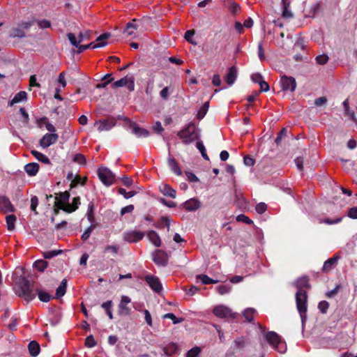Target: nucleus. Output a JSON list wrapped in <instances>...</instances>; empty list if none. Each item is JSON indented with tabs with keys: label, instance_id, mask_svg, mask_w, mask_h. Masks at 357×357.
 Here are the masks:
<instances>
[{
	"label": "nucleus",
	"instance_id": "obj_37",
	"mask_svg": "<svg viewBox=\"0 0 357 357\" xmlns=\"http://www.w3.org/2000/svg\"><path fill=\"white\" fill-rule=\"evenodd\" d=\"M112 305L113 303L112 301H107L101 305V307L105 310L110 319H113V314L112 311Z\"/></svg>",
	"mask_w": 357,
	"mask_h": 357
},
{
	"label": "nucleus",
	"instance_id": "obj_32",
	"mask_svg": "<svg viewBox=\"0 0 357 357\" xmlns=\"http://www.w3.org/2000/svg\"><path fill=\"white\" fill-rule=\"evenodd\" d=\"M31 154L40 162H43L45 164H47V165H50L51 162H50V160L49 159V158L47 156H46L45 154L39 152V151H35V150H33L31 151Z\"/></svg>",
	"mask_w": 357,
	"mask_h": 357
},
{
	"label": "nucleus",
	"instance_id": "obj_42",
	"mask_svg": "<svg viewBox=\"0 0 357 357\" xmlns=\"http://www.w3.org/2000/svg\"><path fill=\"white\" fill-rule=\"evenodd\" d=\"M92 34L93 31L91 30H86L84 32H80L78 36L80 43L84 40H90L91 38Z\"/></svg>",
	"mask_w": 357,
	"mask_h": 357
},
{
	"label": "nucleus",
	"instance_id": "obj_27",
	"mask_svg": "<svg viewBox=\"0 0 357 357\" xmlns=\"http://www.w3.org/2000/svg\"><path fill=\"white\" fill-rule=\"evenodd\" d=\"M147 238L155 247L161 245V239L156 231L153 230L149 231L147 232Z\"/></svg>",
	"mask_w": 357,
	"mask_h": 357
},
{
	"label": "nucleus",
	"instance_id": "obj_9",
	"mask_svg": "<svg viewBox=\"0 0 357 357\" xmlns=\"http://www.w3.org/2000/svg\"><path fill=\"white\" fill-rule=\"evenodd\" d=\"M36 289L28 280H25L22 287V296L27 301H32L36 296Z\"/></svg>",
	"mask_w": 357,
	"mask_h": 357
},
{
	"label": "nucleus",
	"instance_id": "obj_50",
	"mask_svg": "<svg viewBox=\"0 0 357 357\" xmlns=\"http://www.w3.org/2000/svg\"><path fill=\"white\" fill-rule=\"evenodd\" d=\"M216 289H217L218 292L220 295H224L225 294L229 293L231 291V286L229 284H222V285L218 286Z\"/></svg>",
	"mask_w": 357,
	"mask_h": 357
},
{
	"label": "nucleus",
	"instance_id": "obj_25",
	"mask_svg": "<svg viewBox=\"0 0 357 357\" xmlns=\"http://www.w3.org/2000/svg\"><path fill=\"white\" fill-rule=\"evenodd\" d=\"M184 208L188 211H195L200 207V202L194 198L190 199L183 204Z\"/></svg>",
	"mask_w": 357,
	"mask_h": 357
},
{
	"label": "nucleus",
	"instance_id": "obj_8",
	"mask_svg": "<svg viewBox=\"0 0 357 357\" xmlns=\"http://www.w3.org/2000/svg\"><path fill=\"white\" fill-rule=\"evenodd\" d=\"M112 88L126 87L127 89H134L135 87V78L132 75H126L124 77L112 82Z\"/></svg>",
	"mask_w": 357,
	"mask_h": 357
},
{
	"label": "nucleus",
	"instance_id": "obj_16",
	"mask_svg": "<svg viewBox=\"0 0 357 357\" xmlns=\"http://www.w3.org/2000/svg\"><path fill=\"white\" fill-rule=\"evenodd\" d=\"M280 84L282 89H295L296 87V82L293 77L282 76Z\"/></svg>",
	"mask_w": 357,
	"mask_h": 357
},
{
	"label": "nucleus",
	"instance_id": "obj_18",
	"mask_svg": "<svg viewBox=\"0 0 357 357\" xmlns=\"http://www.w3.org/2000/svg\"><path fill=\"white\" fill-rule=\"evenodd\" d=\"M340 258V256L338 254H335L333 257L327 259L323 265L322 271L324 273H328L333 269L336 266Z\"/></svg>",
	"mask_w": 357,
	"mask_h": 357
},
{
	"label": "nucleus",
	"instance_id": "obj_53",
	"mask_svg": "<svg viewBox=\"0 0 357 357\" xmlns=\"http://www.w3.org/2000/svg\"><path fill=\"white\" fill-rule=\"evenodd\" d=\"M163 317L165 319L168 318L172 320L173 324H176L181 323L183 321V318H177L173 313L165 314Z\"/></svg>",
	"mask_w": 357,
	"mask_h": 357
},
{
	"label": "nucleus",
	"instance_id": "obj_19",
	"mask_svg": "<svg viewBox=\"0 0 357 357\" xmlns=\"http://www.w3.org/2000/svg\"><path fill=\"white\" fill-rule=\"evenodd\" d=\"M107 44V42L98 43H95L92 42L88 45H79L77 50V54L82 53L83 52H84L85 50H86L89 48L96 49V48H99V47H102L106 46Z\"/></svg>",
	"mask_w": 357,
	"mask_h": 357
},
{
	"label": "nucleus",
	"instance_id": "obj_33",
	"mask_svg": "<svg viewBox=\"0 0 357 357\" xmlns=\"http://www.w3.org/2000/svg\"><path fill=\"white\" fill-rule=\"evenodd\" d=\"M30 354L36 357L40 353V345L36 341H32L29 344L28 346Z\"/></svg>",
	"mask_w": 357,
	"mask_h": 357
},
{
	"label": "nucleus",
	"instance_id": "obj_63",
	"mask_svg": "<svg viewBox=\"0 0 357 357\" xmlns=\"http://www.w3.org/2000/svg\"><path fill=\"white\" fill-rule=\"evenodd\" d=\"M255 209H256V211L258 213L262 214V213H264L266 211L267 206H266V204L265 203L260 202V203L257 204V206L255 207Z\"/></svg>",
	"mask_w": 357,
	"mask_h": 357
},
{
	"label": "nucleus",
	"instance_id": "obj_41",
	"mask_svg": "<svg viewBox=\"0 0 357 357\" xmlns=\"http://www.w3.org/2000/svg\"><path fill=\"white\" fill-rule=\"evenodd\" d=\"M255 312H256L255 309L249 307V308L245 309L243 312V316L245 317V319L248 321L250 322L253 320V315Z\"/></svg>",
	"mask_w": 357,
	"mask_h": 357
},
{
	"label": "nucleus",
	"instance_id": "obj_36",
	"mask_svg": "<svg viewBox=\"0 0 357 357\" xmlns=\"http://www.w3.org/2000/svg\"><path fill=\"white\" fill-rule=\"evenodd\" d=\"M16 220V217L14 215H8L6 217L7 229L9 231H13L15 229Z\"/></svg>",
	"mask_w": 357,
	"mask_h": 357
},
{
	"label": "nucleus",
	"instance_id": "obj_58",
	"mask_svg": "<svg viewBox=\"0 0 357 357\" xmlns=\"http://www.w3.org/2000/svg\"><path fill=\"white\" fill-rule=\"evenodd\" d=\"M38 199L36 196H32L31 198V206H30V208H31V210L34 212L35 214H37L38 213L36 212V208L38 206Z\"/></svg>",
	"mask_w": 357,
	"mask_h": 357
},
{
	"label": "nucleus",
	"instance_id": "obj_57",
	"mask_svg": "<svg viewBox=\"0 0 357 357\" xmlns=\"http://www.w3.org/2000/svg\"><path fill=\"white\" fill-rule=\"evenodd\" d=\"M315 60H316L317 63H319L320 65H324V64H325V63H326L328 62V56L327 54H321V55H318L315 58Z\"/></svg>",
	"mask_w": 357,
	"mask_h": 357
},
{
	"label": "nucleus",
	"instance_id": "obj_48",
	"mask_svg": "<svg viewBox=\"0 0 357 357\" xmlns=\"http://www.w3.org/2000/svg\"><path fill=\"white\" fill-rule=\"evenodd\" d=\"M196 146H197V149L200 151L202 157L205 160H208L209 158H208V155L206 154V149H205V146H204L203 142L201 141L197 142Z\"/></svg>",
	"mask_w": 357,
	"mask_h": 357
},
{
	"label": "nucleus",
	"instance_id": "obj_47",
	"mask_svg": "<svg viewBox=\"0 0 357 357\" xmlns=\"http://www.w3.org/2000/svg\"><path fill=\"white\" fill-rule=\"evenodd\" d=\"M342 218H335V219H330V218H319V220H318V222L319 224H322V223H325V224H327V225H334V224H337L339 222H340L342 221Z\"/></svg>",
	"mask_w": 357,
	"mask_h": 357
},
{
	"label": "nucleus",
	"instance_id": "obj_39",
	"mask_svg": "<svg viewBox=\"0 0 357 357\" xmlns=\"http://www.w3.org/2000/svg\"><path fill=\"white\" fill-rule=\"evenodd\" d=\"M135 19L131 22H128L126 25L125 32L127 33L128 36H132L135 33V30L137 29V26L135 24Z\"/></svg>",
	"mask_w": 357,
	"mask_h": 357
},
{
	"label": "nucleus",
	"instance_id": "obj_13",
	"mask_svg": "<svg viewBox=\"0 0 357 357\" xmlns=\"http://www.w3.org/2000/svg\"><path fill=\"white\" fill-rule=\"evenodd\" d=\"M59 139V135L56 133H47L40 140V145L42 148L46 149L55 144Z\"/></svg>",
	"mask_w": 357,
	"mask_h": 357
},
{
	"label": "nucleus",
	"instance_id": "obj_60",
	"mask_svg": "<svg viewBox=\"0 0 357 357\" xmlns=\"http://www.w3.org/2000/svg\"><path fill=\"white\" fill-rule=\"evenodd\" d=\"M195 30H192H192H188L185 33L184 38L190 43H191V44H196L195 43H194L192 40V38L195 35Z\"/></svg>",
	"mask_w": 357,
	"mask_h": 357
},
{
	"label": "nucleus",
	"instance_id": "obj_5",
	"mask_svg": "<svg viewBox=\"0 0 357 357\" xmlns=\"http://www.w3.org/2000/svg\"><path fill=\"white\" fill-rule=\"evenodd\" d=\"M98 176L106 186H110L115 182L114 174L108 168L102 167L98 169Z\"/></svg>",
	"mask_w": 357,
	"mask_h": 357
},
{
	"label": "nucleus",
	"instance_id": "obj_35",
	"mask_svg": "<svg viewBox=\"0 0 357 357\" xmlns=\"http://www.w3.org/2000/svg\"><path fill=\"white\" fill-rule=\"evenodd\" d=\"M209 107V101H206L198 110L197 118L199 120L202 119L206 114Z\"/></svg>",
	"mask_w": 357,
	"mask_h": 357
},
{
	"label": "nucleus",
	"instance_id": "obj_6",
	"mask_svg": "<svg viewBox=\"0 0 357 357\" xmlns=\"http://www.w3.org/2000/svg\"><path fill=\"white\" fill-rule=\"evenodd\" d=\"M213 312L215 317L221 319H234L236 317V313L233 312L229 307L224 305L215 306Z\"/></svg>",
	"mask_w": 357,
	"mask_h": 357
},
{
	"label": "nucleus",
	"instance_id": "obj_23",
	"mask_svg": "<svg viewBox=\"0 0 357 357\" xmlns=\"http://www.w3.org/2000/svg\"><path fill=\"white\" fill-rule=\"evenodd\" d=\"M27 99V94L24 91H20L17 93L14 98L8 102L10 107L13 106L15 104L26 101Z\"/></svg>",
	"mask_w": 357,
	"mask_h": 357
},
{
	"label": "nucleus",
	"instance_id": "obj_31",
	"mask_svg": "<svg viewBox=\"0 0 357 357\" xmlns=\"http://www.w3.org/2000/svg\"><path fill=\"white\" fill-rule=\"evenodd\" d=\"M178 351V346L175 343H169L163 348L164 354L168 356L176 354Z\"/></svg>",
	"mask_w": 357,
	"mask_h": 357
},
{
	"label": "nucleus",
	"instance_id": "obj_29",
	"mask_svg": "<svg viewBox=\"0 0 357 357\" xmlns=\"http://www.w3.org/2000/svg\"><path fill=\"white\" fill-rule=\"evenodd\" d=\"M167 163H168V165H169V168L171 169V170L175 174H176L178 176L182 174V172L174 158H173L172 157H169L168 160H167Z\"/></svg>",
	"mask_w": 357,
	"mask_h": 357
},
{
	"label": "nucleus",
	"instance_id": "obj_4",
	"mask_svg": "<svg viewBox=\"0 0 357 357\" xmlns=\"http://www.w3.org/2000/svg\"><path fill=\"white\" fill-rule=\"evenodd\" d=\"M33 24V22L31 21L18 23L16 26L11 29L9 37L13 38H23L26 37V33L30 29Z\"/></svg>",
	"mask_w": 357,
	"mask_h": 357
},
{
	"label": "nucleus",
	"instance_id": "obj_52",
	"mask_svg": "<svg viewBox=\"0 0 357 357\" xmlns=\"http://www.w3.org/2000/svg\"><path fill=\"white\" fill-rule=\"evenodd\" d=\"M118 192H119V194L123 195L126 199H129L130 197H132L137 193L135 191H132V190L127 192L124 188H120L118 190Z\"/></svg>",
	"mask_w": 357,
	"mask_h": 357
},
{
	"label": "nucleus",
	"instance_id": "obj_56",
	"mask_svg": "<svg viewBox=\"0 0 357 357\" xmlns=\"http://www.w3.org/2000/svg\"><path fill=\"white\" fill-rule=\"evenodd\" d=\"M57 82L59 84L60 86L62 88H65L66 86V73L64 71L61 72L58 77Z\"/></svg>",
	"mask_w": 357,
	"mask_h": 357
},
{
	"label": "nucleus",
	"instance_id": "obj_46",
	"mask_svg": "<svg viewBox=\"0 0 357 357\" xmlns=\"http://www.w3.org/2000/svg\"><path fill=\"white\" fill-rule=\"evenodd\" d=\"M36 291H37L36 294H38V298L40 299V301H41L43 302L50 301L51 296L49 293H47V291H40L38 289H36Z\"/></svg>",
	"mask_w": 357,
	"mask_h": 357
},
{
	"label": "nucleus",
	"instance_id": "obj_45",
	"mask_svg": "<svg viewBox=\"0 0 357 357\" xmlns=\"http://www.w3.org/2000/svg\"><path fill=\"white\" fill-rule=\"evenodd\" d=\"M73 161L79 165H84L86 164V160L83 154L76 153L73 156Z\"/></svg>",
	"mask_w": 357,
	"mask_h": 357
},
{
	"label": "nucleus",
	"instance_id": "obj_26",
	"mask_svg": "<svg viewBox=\"0 0 357 357\" xmlns=\"http://www.w3.org/2000/svg\"><path fill=\"white\" fill-rule=\"evenodd\" d=\"M114 81V78L112 76V74H106L100 79V82L96 85V89H104L109 84L112 83Z\"/></svg>",
	"mask_w": 357,
	"mask_h": 357
},
{
	"label": "nucleus",
	"instance_id": "obj_21",
	"mask_svg": "<svg viewBox=\"0 0 357 357\" xmlns=\"http://www.w3.org/2000/svg\"><path fill=\"white\" fill-rule=\"evenodd\" d=\"M251 79L253 82L259 85L260 89H270L269 84L264 80L263 77L259 73L252 74Z\"/></svg>",
	"mask_w": 357,
	"mask_h": 357
},
{
	"label": "nucleus",
	"instance_id": "obj_1",
	"mask_svg": "<svg viewBox=\"0 0 357 357\" xmlns=\"http://www.w3.org/2000/svg\"><path fill=\"white\" fill-rule=\"evenodd\" d=\"M295 285L298 289L296 294V307L300 314L301 321L303 323L306 319L307 301V293L304 288L310 287L307 277L303 276L298 278L295 282Z\"/></svg>",
	"mask_w": 357,
	"mask_h": 357
},
{
	"label": "nucleus",
	"instance_id": "obj_61",
	"mask_svg": "<svg viewBox=\"0 0 357 357\" xmlns=\"http://www.w3.org/2000/svg\"><path fill=\"white\" fill-rule=\"evenodd\" d=\"M111 37V33L109 32H105L101 35H100L96 40L97 43L107 42L106 40Z\"/></svg>",
	"mask_w": 357,
	"mask_h": 357
},
{
	"label": "nucleus",
	"instance_id": "obj_14",
	"mask_svg": "<svg viewBox=\"0 0 357 357\" xmlns=\"http://www.w3.org/2000/svg\"><path fill=\"white\" fill-rule=\"evenodd\" d=\"M70 194L68 192H60L55 197V207L63 211V208L69 204Z\"/></svg>",
	"mask_w": 357,
	"mask_h": 357
},
{
	"label": "nucleus",
	"instance_id": "obj_34",
	"mask_svg": "<svg viewBox=\"0 0 357 357\" xmlns=\"http://www.w3.org/2000/svg\"><path fill=\"white\" fill-rule=\"evenodd\" d=\"M67 280L63 279L56 290V298H59L64 296L66 291Z\"/></svg>",
	"mask_w": 357,
	"mask_h": 357
},
{
	"label": "nucleus",
	"instance_id": "obj_54",
	"mask_svg": "<svg viewBox=\"0 0 357 357\" xmlns=\"http://www.w3.org/2000/svg\"><path fill=\"white\" fill-rule=\"evenodd\" d=\"M119 248L115 245H107L104 249V252H111L113 255H116L119 252Z\"/></svg>",
	"mask_w": 357,
	"mask_h": 357
},
{
	"label": "nucleus",
	"instance_id": "obj_30",
	"mask_svg": "<svg viewBox=\"0 0 357 357\" xmlns=\"http://www.w3.org/2000/svg\"><path fill=\"white\" fill-rule=\"evenodd\" d=\"M79 204L80 198L79 197H74L72 204H69L67 206L64 207L63 211L68 213H72L78 208Z\"/></svg>",
	"mask_w": 357,
	"mask_h": 357
},
{
	"label": "nucleus",
	"instance_id": "obj_55",
	"mask_svg": "<svg viewBox=\"0 0 357 357\" xmlns=\"http://www.w3.org/2000/svg\"><path fill=\"white\" fill-rule=\"evenodd\" d=\"M61 252V250H56L46 251V252H43V257L45 259H51L53 257L57 256Z\"/></svg>",
	"mask_w": 357,
	"mask_h": 357
},
{
	"label": "nucleus",
	"instance_id": "obj_44",
	"mask_svg": "<svg viewBox=\"0 0 357 357\" xmlns=\"http://www.w3.org/2000/svg\"><path fill=\"white\" fill-rule=\"evenodd\" d=\"M33 266L39 271H43L47 267V262L43 259H38L33 264Z\"/></svg>",
	"mask_w": 357,
	"mask_h": 357
},
{
	"label": "nucleus",
	"instance_id": "obj_28",
	"mask_svg": "<svg viewBox=\"0 0 357 357\" xmlns=\"http://www.w3.org/2000/svg\"><path fill=\"white\" fill-rule=\"evenodd\" d=\"M39 169V165L36 162H31L24 166V171L30 176H36Z\"/></svg>",
	"mask_w": 357,
	"mask_h": 357
},
{
	"label": "nucleus",
	"instance_id": "obj_15",
	"mask_svg": "<svg viewBox=\"0 0 357 357\" xmlns=\"http://www.w3.org/2000/svg\"><path fill=\"white\" fill-rule=\"evenodd\" d=\"M153 260L156 264L165 266L167 264L168 256L164 251L157 250L153 254Z\"/></svg>",
	"mask_w": 357,
	"mask_h": 357
},
{
	"label": "nucleus",
	"instance_id": "obj_49",
	"mask_svg": "<svg viewBox=\"0 0 357 357\" xmlns=\"http://www.w3.org/2000/svg\"><path fill=\"white\" fill-rule=\"evenodd\" d=\"M67 37H68V39L69 40L70 44L73 46H74V47L77 48L79 45L80 44L79 38H77L75 35L74 33H67Z\"/></svg>",
	"mask_w": 357,
	"mask_h": 357
},
{
	"label": "nucleus",
	"instance_id": "obj_24",
	"mask_svg": "<svg viewBox=\"0 0 357 357\" xmlns=\"http://www.w3.org/2000/svg\"><path fill=\"white\" fill-rule=\"evenodd\" d=\"M159 189H160V192L166 197H169L171 198H175L176 196V190L174 189H173L172 188H171L167 184H162V185H160Z\"/></svg>",
	"mask_w": 357,
	"mask_h": 357
},
{
	"label": "nucleus",
	"instance_id": "obj_62",
	"mask_svg": "<svg viewBox=\"0 0 357 357\" xmlns=\"http://www.w3.org/2000/svg\"><path fill=\"white\" fill-rule=\"evenodd\" d=\"M111 37V33L109 32H105L101 35H100L96 40L97 43L107 42L106 40Z\"/></svg>",
	"mask_w": 357,
	"mask_h": 357
},
{
	"label": "nucleus",
	"instance_id": "obj_43",
	"mask_svg": "<svg viewBox=\"0 0 357 357\" xmlns=\"http://www.w3.org/2000/svg\"><path fill=\"white\" fill-rule=\"evenodd\" d=\"M197 278L202 282L204 284H216L218 282V280H213L210 278L206 275H199L197 276Z\"/></svg>",
	"mask_w": 357,
	"mask_h": 357
},
{
	"label": "nucleus",
	"instance_id": "obj_3",
	"mask_svg": "<svg viewBox=\"0 0 357 357\" xmlns=\"http://www.w3.org/2000/svg\"><path fill=\"white\" fill-rule=\"evenodd\" d=\"M265 338L273 349L281 354L286 352V343L278 333L274 331H269L266 333Z\"/></svg>",
	"mask_w": 357,
	"mask_h": 357
},
{
	"label": "nucleus",
	"instance_id": "obj_40",
	"mask_svg": "<svg viewBox=\"0 0 357 357\" xmlns=\"http://www.w3.org/2000/svg\"><path fill=\"white\" fill-rule=\"evenodd\" d=\"M86 181V178H82L79 176H75L72 182L70 183V188H73L77 187L78 185H84Z\"/></svg>",
	"mask_w": 357,
	"mask_h": 357
},
{
	"label": "nucleus",
	"instance_id": "obj_17",
	"mask_svg": "<svg viewBox=\"0 0 357 357\" xmlns=\"http://www.w3.org/2000/svg\"><path fill=\"white\" fill-rule=\"evenodd\" d=\"M0 211L3 213L15 211V207L11 204L10 199L6 196L0 197Z\"/></svg>",
	"mask_w": 357,
	"mask_h": 357
},
{
	"label": "nucleus",
	"instance_id": "obj_20",
	"mask_svg": "<svg viewBox=\"0 0 357 357\" xmlns=\"http://www.w3.org/2000/svg\"><path fill=\"white\" fill-rule=\"evenodd\" d=\"M237 77V70L235 66H231L228 69L227 73L225 77V82L229 86L232 85Z\"/></svg>",
	"mask_w": 357,
	"mask_h": 357
},
{
	"label": "nucleus",
	"instance_id": "obj_22",
	"mask_svg": "<svg viewBox=\"0 0 357 357\" xmlns=\"http://www.w3.org/2000/svg\"><path fill=\"white\" fill-rule=\"evenodd\" d=\"M130 127L132 129V132L139 137H147L149 136V132L148 130L139 127L135 123H131Z\"/></svg>",
	"mask_w": 357,
	"mask_h": 357
},
{
	"label": "nucleus",
	"instance_id": "obj_38",
	"mask_svg": "<svg viewBox=\"0 0 357 357\" xmlns=\"http://www.w3.org/2000/svg\"><path fill=\"white\" fill-rule=\"evenodd\" d=\"M233 344L235 349H242L248 344V340L243 337H240L234 341Z\"/></svg>",
	"mask_w": 357,
	"mask_h": 357
},
{
	"label": "nucleus",
	"instance_id": "obj_7",
	"mask_svg": "<svg viewBox=\"0 0 357 357\" xmlns=\"http://www.w3.org/2000/svg\"><path fill=\"white\" fill-rule=\"evenodd\" d=\"M116 123V119L114 117H109L96 121L94 123V126L97 128L99 132L109 131L115 126Z\"/></svg>",
	"mask_w": 357,
	"mask_h": 357
},
{
	"label": "nucleus",
	"instance_id": "obj_51",
	"mask_svg": "<svg viewBox=\"0 0 357 357\" xmlns=\"http://www.w3.org/2000/svg\"><path fill=\"white\" fill-rule=\"evenodd\" d=\"M95 228H96V225H93V224H91V225H90V226H89V227H88V228H87L84 231V233L82 234V239L83 241H86V240H87V239L89 238V236H90V235H91V232L95 229Z\"/></svg>",
	"mask_w": 357,
	"mask_h": 357
},
{
	"label": "nucleus",
	"instance_id": "obj_59",
	"mask_svg": "<svg viewBox=\"0 0 357 357\" xmlns=\"http://www.w3.org/2000/svg\"><path fill=\"white\" fill-rule=\"evenodd\" d=\"M201 351L199 347H195L191 349L186 354V357H197Z\"/></svg>",
	"mask_w": 357,
	"mask_h": 357
},
{
	"label": "nucleus",
	"instance_id": "obj_12",
	"mask_svg": "<svg viewBox=\"0 0 357 357\" xmlns=\"http://www.w3.org/2000/svg\"><path fill=\"white\" fill-rule=\"evenodd\" d=\"M144 236V233L140 231L132 230L123 234V240L128 243H136L142 240Z\"/></svg>",
	"mask_w": 357,
	"mask_h": 357
},
{
	"label": "nucleus",
	"instance_id": "obj_10",
	"mask_svg": "<svg viewBox=\"0 0 357 357\" xmlns=\"http://www.w3.org/2000/svg\"><path fill=\"white\" fill-rule=\"evenodd\" d=\"M130 302L131 299L128 296H122L121 297V301L118 305V313L119 316L125 317L130 314L131 309L128 306Z\"/></svg>",
	"mask_w": 357,
	"mask_h": 357
},
{
	"label": "nucleus",
	"instance_id": "obj_2",
	"mask_svg": "<svg viewBox=\"0 0 357 357\" xmlns=\"http://www.w3.org/2000/svg\"><path fill=\"white\" fill-rule=\"evenodd\" d=\"M178 136L181 138L183 143L188 144L198 139L199 134L195 124L190 123L178 132Z\"/></svg>",
	"mask_w": 357,
	"mask_h": 357
},
{
	"label": "nucleus",
	"instance_id": "obj_11",
	"mask_svg": "<svg viewBox=\"0 0 357 357\" xmlns=\"http://www.w3.org/2000/svg\"><path fill=\"white\" fill-rule=\"evenodd\" d=\"M145 281L153 291L156 293L162 291V285L158 277L149 275L145 277Z\"/></svg>",
	"mask_w": 357,
	"mask_h": 357
},
{
	"label": "nucleus",
	"instance_id": "obj_64",
	"mask_svg": "<svg viewBox=\"0 0 357 357\" xmlns=\"http://www.w3.org/2000/svg\"><path fill=\"white\" fill-rule=\"evenodd\" d=\"M347 215L351 219H357V207L354 206L348 211Z\"/></svg>",
	"mask_w": 357,
	"mask_h": 357
}]
</instances>
